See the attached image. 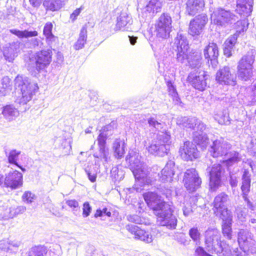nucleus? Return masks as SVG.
<instances>
[{
	"label": "nucleus",
	"mask_w": 256,
	"mask_h": 256,
	"mask_svg": "<svg viewBox=\"0 0 256 256\" xmlns=\"http://www.w3.org/2000/svg\"><path fill=\"white\" fill-rule=\"evenodd\" d=\"M170 138V136L166 132H158L156 140L146 148L148 152L158 156H164L167 154L170 150V146L168 142Z\"/></svg>",
	"instance_id": "obj_6"
},
{
	"label": "nucleus",
	"mask_w": 256,
	"mask_h": 256,
	"mask_svg": "<svg viewBox=\"0 0 256 256\" xmlns=\"http://www.w3.org/2000/svg\"><path fill=\"white\" fill-rule=\"evenodd\" d=\"M237 74L238 78L244 81L248 80L253 74V69L250 68H238Z\"/></svg>",
	"instance_id": "obj_35"
},
{
	"label": "nucleus",
	"mask_w": 256,
	"mask_h": 256,
	"mask_svg": "<svg viewBox=\"0 0 256 256\" xmlns=\"http://www.w3.org/2000/svg\"><path fill=\"white\" fill-rule=\"evenodd\" d=\"M211 20L215 24L224 27L236 24L238 27L236 32L239 34L246 31L248 27L246 20H239V17L234 12L222 8H218L213 12Z\"/></svg>",
	"instance_id": "obj_2"
},
{
	"label": "nucleus",
	"mask_w": 256,
	"mask_h": 256,
	"mask_svg": "<svg viewBox=\"0 0 256 256\" xmlns=\"http://www.w3.org/2000/svg\"><path fill=\"white\" fill-rule=\"evenodd\" d=\"M148 122L149 126L152 129H155L156 130H162L164 126V124L160 122H158L155 118L150 117L148 118Z\"/></svg>",
	"instance_id": "obj_42"
},
{
	"label": "nucleus",
	"mask_w": 256,
	"mask_h": 256,
	"mask_svg": "<svg viewBox=\"0 0 256 256\" xmlns=\"http://www.w3.org/2000/svg\"><path fill=\"white\" fill-rule=\"evenodd\" d=\"M214 119L220 124H229L228 117L226 113L221 112L220 114H216Z\"/></svg>",
	"instance_id": "obj_45"
},
{
	"label": "nucleus",
	"mask_w": 256,
	"mask_h": 256,
	"mask_svg": "<svg viewBox=\"0 0 256 256\" xmlns=\"http://www.w3.org/2000/svg\"><path fill=\"white\" fill-rule=\"evenodd\" d=\"M114 128L112 124L104 126L100 131L97 140L99 147V154L95 153L94 156L95 158H103L106 162L108 160V154L106 152V140L110 135L112 134V131Z\"/></svg>",
	"instance_id": "obj_11"
},
{
	"label": "nucleus",
	"mask_w": 256,
	"mask_h": 256,
	"mask_svg": "<svg viewBox=\"0 0 256 256\" xmlns=\"http://www.w3.org/2000/svg\"><path fill=\"white\" fill-rule=\"evenodd\" d=\"M87 39V30L85 26L82 27L78 40L74 47L75 50H78L84 48Z\"/></svg>",
	"instance_id": "obj_32"
},
{
	"label": "nucleus",
	"mask_w": 256,
	"mask_h": 256,
	"mask_svg": "<svg viewBox=\"0 0 256 256\" xmlns=\"http://www.w3.org/2000/svg\"><path fill=\"white\" fill-rule=\"evenodd\" d=\"M242 198L247 203V206L249 208L252 210H254V206L250 202V200L248 198V192H246L245 191H242Z\"/></svg>",
	"instance_id": "obj_61"
},
{
	"label": "nucleus",
	"mask_w": 256,
	"mask_h": 256,
	"mask_svg": "<svg viewBox=\"0 0 256 256\" xmlns=\"http://www.w3.org/2000/svg\"><path fill=\"white\" fill-rule=\"evenodd\" d=\"M182 81L186 88L188 90H190L192 86V76L191 74H190L186 78L184 76L182 78Z\"/></svg>",
	"instance_id": "obj_54"
},
{
	"label": "nucleus",
	"mask_w": 256,
	"mask_h": 256,
	"mask_svg": "<svg viewBox=\"0 0 256 256\" xmlns=\"http://www.w3.org/2000/svg\"><path fill=\"white\" fill-rule=\"evenodd\" d=\"M85 172L88 176V177L91 182H94L96 178V172L91 170L90 168L88 166L85 168Z\"/></svg>",
	"instance_id": "obj_56"
},
{
	"label": "nucleus",
	"mask_w": 256,
	"mask_h": 256,
	"mask_svg": "<svg viewBox=\"0 0 256 256\" xmlns=\"http://www.w3.org/2000/svg\"><path fill=\"white\" fill-rule=\"evenodd\" d=\"M126 228L134 236V238L142 241L146 243H150L153 241V237L148 232L136 226L128 224Z\"/></svg>",
	"instance_id": "obj_15"
},
{
	"label": "nucleus",
	"mask_w": 256,
	"mask_h": 256,
	"mask_svg": "<svg viewBox=\"0 0 256 256\" xmlns=\"http://www.w3.org/2000/svg\"><path fill=\"white\" fill-rule=\"evenodd\" d=\"M3 56L6 60L12 62L15 56L13 48L11 47L4 48L2 52V58Z\"/></svg>",
	"instance_id": "obj_41"
},
{
	"label": "nucleus",
	"mask_w": 256,
	"mask_h": 256,
	"mask_svg": "<svg viewBox=\"0 0 256 256\" xmlns=\"http://www.w3.org/2000/svg\"><path fill=\"white\" fill-rule=\"evenodd\" d=\"M123 140L120 138L116 139L112 144V150L114 156L117 158H121L124 154L125 146Z\"/></svg>",
	"instance_id": "obj_28"
},
{
	"label": "nucleus",
	"mask_w": 256,
	"mask_h": 256,
	"mask_svg": "<svg viewBox=\"0 0 256 256\" xmlns=\"http://www.w3.org/2000/svg\"><path fill=\"white\" fill-rule=\"evenodd\" d=\"M232 221L223 222L222 229L224 235L228 238H232Z\"/></svg>",
	"instance_id": "obj_44"
},
{
	"label": "nucleus",
	"mask_w": 256,
	"mask_h": 256,
	"mask_svg": "<svg viewBox=\"0 0 256 256\" xmlns=\"http://www.w3.org/2000/svg\"><path fill=\"white\" fill-rule=\"evenodd\" d=\"M143 196L148 206L153 210L154 214H160L164 206L168 204L162 200L156 192H148L144 194Z\"/></svg>",
	"instance_id": "obj_14"
},
{
	"label": "nucleus",
	"mask_w": 256,
	"mask_h": 256,
	"mask_svg": "<svg viewBox=\"0 0 256 256\" xmlns=\"http://www.w3.org/2000/svg\"><path fill=\"white\" fill-rule=\"evenodd\" d=\"M66 204L70 207L74 208V211H76V210H74L76 208H79L78 202L75 200H70L66 201Z\"/></svg>",
	"instance_id": "obj_62"
},
{
	"label": "nucleus",
	"mask_w": 256,
	"mask_h": 256,
	"mask_svg": "<svg viewBox=\"0 0 256 256\" xmlns=\"http://www.w3.org/2000/svg\"><path fill=\"white\" fill-rule=\"evenodd\" d=\"M2 114L9 121L12 120L19 115L18 110L12 105H7L4 107Z\"/></svg>",
	"instance_id": "obj_30"
},
{
	"label": "nucleus",
	"mask_w": 256,
	"mask_h": 256,
	"mask_svg": "<svg viewBox=\"0 0 256 256\" xmlns=\"http://www.w3.org/2000/svg\"><path fill=\"white\" fill-rule=\"evenodd\" d=\"M36 198V195L30 191L25 192L22 196L23 200L28 204H31Z\"/></svg>",
	"instance_id": "obj_48"
},
{
	"label": "nucleus",
	"mask_w": 256,
	"mask_h": 256,
	"mask_svg": "<svg viewBox=\"0 0 256 256\" xmlns=\"http://www.w3.org/2000/svg\"><path fill=\"white\" fill-rule=\"evenodd\" d=\"M8 240H2L0 241V249L4 251H8Z\"/></svg>",
	"instance_id": "obj_64"
},
{
	"label": "nucleus",
	"mask_w": 256,
	"mask_h": 256,
	"mask_svg": "<svg viewBox=\"0 0 256 256\" xmlns=\"http://www.w3.org/2000/svg\"><path fill=\"white\" fill-rule=\"evenodd\" d=\"M10 80L8 76H4L2 80V86L11 90Z\"/></svg>",
	"instance_id": "obj_63"
},
{
	"label": "nucleus",
	"mask_w": 256,
	"mask_h": 256,
	"mask_svg": "<svg viewBox=\"0 0 256 256\" xmlns=\"http://www.w3.org/2000/svg\"><path fill=\"white\" fill-rule=\"evenodd\" d=\"M228 200V196L224 192H222L216 196L214 201V206L216 209L226 206V204Z\"/></svg>",
	"instance_id": "obj_33"
},
{
	"label": "nucleus",
	"mask_w": 256,
	"mask_h": 256,
	"mask_svg": "<svg viewBox=\"0 0 256 256\" xmlns=\"http://www.w3.org/2000/svg\"><path fill=\"white\" fill-rule=\"evenodd\" d=\"M253 0H236V11L240 15L248 16L252 12Z\"/></svg>",
	"instance_id": "obj_20"
},
{
	"label": "nucleus",
	"mask_w": 256,
	"mask_h": 256,
	"mask_svg": "<svg viewBox=\"0 0 256 256\" xmlns=\"http://www.w3.org/2000/svg\"><path fill=\"white\" fill-rule=\"evenodd\" d=\"M203 65L201 50L193 52V87L201 91L205 89L208 77Z\"/></svg>",
	"instance_id": "obj_4"
},
{
	"label": "nucleus",
	"mask_w": 256,
	"mask_h": 256,
	"mask_svg": "<svg viewBox=\"0 0 256 256\" xmlns=\"http://www.w3.org/2000/svg\"><path fill=\"white\" fill-rule=\"evenodd\" d=\"M222 166L214 164L210 172V186L211 190L214 192L220 186Z\"/></svg>",
	"instance_id": "obj_17"
},
{
	"label": "nucleus",
	"mask_w": 256,
	"mask_h": 256,
	"mask_svg": "<svg viewBox=\"0 0 256 256\" xmlns=\"http://www.w3.org/2000/svg\"><path fill=\"white\" fill-rule=\"evenodd\" d=\"M43 4L46 9L52 11L58 10L62 6L60 0H45Z\"/></svg>",
	"instance_id": "obj_37"
},
{
	"label": "nucleus",
	"mask_w": 256,
	"mask_h": 256,
	"mask_svg": "<svg viewBox=\"0 0 256 256\" xmlns=\"http://www.w3.org/2000/svg\"><path fill=\"white\" fill-rule=\"evenodd\" d=\"M52 24L50 22H48L44 26L43 34L46 37L48 44L52 43L56 38V37L52 34Z\"/></svg>",
	"instance_id": "obj_36"
},
{
	"label": "nucleus",
	"mask_w": 256,
	"mask_h": 256,
	"mask_svg": "<svg viewBox=\"0 0 256 256\" xmlns=\"http://www.w3.org/2000/svg\"><path fill=\"white\" fill-rule=\"evenodd\" d=\"M167 86L169 94L172 96L174 98H176L178 95V92L176 88L170 81L167 82Z\"/></svg>",
	"instance_id": "obj_55"
},
{
	"label": "nucleus",
	"mask_w": 256,
	"mask_h": 256,
	"mask_svg": "<svg viewBox=\"0 0 256 256\" xmlns=\"http://www.w3.org/2000/svg\"><path fill=\"white\" fill-rule=\"evenodd\" d=\"M8 240V251L15 252L18 250V248L21 244L20 241L16 240Z\"/></svg>",
	"instance_id": "obj_50"
},
{
	"label": "nucleus",
	"mask_w": 256,
	"mask_h": 256,
	"mask_svg": "<svg viewBox=\"0 0 256 256\" xmlns=\"http://www.w3.org/2000/svg\"><path fill=\"white\" fill-rule=\"evenodd\" d=\"M172 22L171 17L167 14H163L160 16L156 24L158 37L166 38L168 36Z\"/></svg>",
	"instance_id": "obj_12"
},
{
	"label": "nucleus",
	"mask_w": 256,
	"mask_h": 256,
	"mask_svg": "<svg viewBox=\"0 0 256 256\" xmlns=\"http://www.w3.org/2000/svg\"><path fill=\"white\" fill-rule=\"evenodd\" d=\"M92 207L88 202H85L83 204L82 207V216L84 218L88 217L90 214Z\"/></svg>",
	"instance_id": "obj_57"
},
{
	"label": "nucleus",
	"mask_w": 256,
	"mask_h": 256,
	"mask_svg": "<svg viewBox=\"0 0 256 256\" xmlns=\"http://www.w3.org/2000/svg\"><path fill=\"white\" fill-rule=\"evenodd\" d=\"M248 150L251 155L256 157V139L252 140L248 146Z\"/></svg>",
	"instance_id": "obj_58"
},
{
	"label": "nucleus",
	"mask_w": 256,
	"mask_h": 256,
	"mask_svg": "<svg viewBox=\"0 0 256 256\" xmlns=\"http://www.w3.org/2000/svg\"><path fill=\"white\" fill-rule=\"evenodd\" d=\"M202 184V180L197 172L193 168V192L198 188Z\"/></svg>",
	"instance_id": "obj_47"
},
{
	"label": "nucleus",
	"mask_w": 256,
	"mask_h": 256,
	"mask_svg": "<svg viewBox=\"0 0 256 256\" xmlns=\"http://www.w3.org/2000/svg\"><path fill=\"white\" fill-rule=\"evenodd\" d=\"M51 50H42L29 59L28 69L32 74L36 75L47 67L52 62Z\"/></svg>",
	"instance_id": "obj_5"
},
{
	"label": "nucleus",
	"mask_w": 256,
	"mask_h": 256,
	"mask_svg": "<svg viewBox=\"0 0 256 256\" xmlns=\"http://www.w3.org/2000/svg\"><path fill=\"white\" fill-rule=\"evenodd\" d=\"M127 220L130 222H134L137 224H140L142 222V220L141 218L136 214L128 216Z\"/></svg>",
	"instance_id": "obj_59"
},
{
	"label": "nucleus",
	"mask_w": 256,
	"mask_h": 256,
	"mask_svg": "<svg viewBox=\"0 0 256 256\" xmlns=\"http://www.w3.org/2000/svg\"><path fill=\"white\" fill-rule=\"evenodd\" d=\"M216 210L214 213L222 220L223 222L232 221L231 212L228 210L226 206Z\"/></svg>",
	"instance_id": "obj_34"
},
{
	"label": "nucleus",
	"mask_w": 256,
	"mask_h": 256,
	"mask_svg": "<svg viewBox=\"0 0 256 256\" xmlns=\"http://www.w3.org/2000/svg\"><path fill=\"white\" fill-rule=\"evenodd\" d=\"M224 159L226 164L230 166L240 161L241 158L238 152L234 150H228L224 156Z\"/></svg>",
	"instance_id": "obj_31"
},
{
	"label": "nucleus",
	"mask_w": 256,
	"mask_h": 256,
	"mask_svg": "<svg viewBox=\"0 0 256 256\" xmlns=\"http://www.w3.org/2000/svg\"><path fill=\"white\" fill-rule=\"evenodd\" d=\"M139 154L133 150L130 151L126 158L128 168L135 178V184L132 188L137 192H140L144 186L150 184L152 181L148 176L147 166L141 162Z\"/></svg>",
	"instance_id": "obj_1"
},
{
	"label": "nucleus",
	"mask_w": 256,
	"mask_h": 256,
	"mask_svg": "<svg viewBox=\"0 0 256 256\" xmlns=\"http://www.w3.org/2000/svg\"><path fill=\"white\" fill-rule=\"evenodd\" d=\"M160 9V3L157 0H151L145 8L146 11L152 14L158 12Z\"/></svg>",
	"instance_id": "obj_40"
},
{
	"label": "nucleus",
	"mask_w": 256,
	"mask_h": 256,
	"mask_svg": "<svg viewBox=\"0 0 256 256\" xmlns=\"http://www.w3.org/2000/svg\"><path fill=\"white\" fill-rule=\"evenodd\" d=\"M10 32L21 39H28L30 38L37 36L38 34L36 30H32L30 29L25 30H20L17 29H11L10 30Z\"/></svg>",
	"instance_id": "obj_27"
},
{
	"label": "nucleus",
	"mask_w": 256,
	"mask_h": 256,
	"mask_svg": "<svg viewBox=\"0 0 256 256\" xmlns=\"http://www.w3.org/2000/svg\"><path fill=\"white\" fill-rule=\"evenodd\" d=\"M159 214H154L158 216L157 222L158 225L166 226L170 230L175 229L177 224V220L172 214V208L169 204L164 206Z\"/></svg>",
	"instance_id": "obj_8"
},
{
	"label": "nucleus",
	"mask_w": 256,
	"mask_h": 256,
	"mask_svg": "<svg viewBox=\"0 0 256 256\" xmlns=\"http://www.w3.org/2000/svg\"><path fill=\"white\" fill-rule=\"evenodd\" d=\"M2 181V186L9 188L12 190L21 188L23 184V175L18 170L9 172Z\"/></svg>",
	"instance_id": "obj_13"
},
{
	"label": "nucleus",
	"mask_w": 256,
	"mask_h": 256,
	"mask_svg": "<svg viewBox=\"0 0 256 256\" xmlns=\"http://www.w3.org/2000/svg\"><path fill=\"white\" fill-rule=\"evenodd\" d=\"M220 238V232L216 228H210L206 232L205 244L208 252L218 254L224 250Z\"/></svg>",
	"instance_id": "obj_7"
},
{
	"label": "nucleus",
	"mask_w": 256,
	"mask_h": 256,
	"mask_svg": "<svg viewBox=\"0 0 256 256\" xmlns=\"http://www.w3.org/2000/svg\"><path fill=\"white\" fill-rule=\"evenodd\" d=\"M14 86L18 91L20 92L16 102L24 104L31 100L32 95L38 90L37 84L32 81L27 76L18 75L14 79Z\"/></svg>",
	"instance_id": "obj_3"
},
{
	"label": "nucleus",
	"mask_w": 256,
	"mask_h": 256,
	"mask_svg": "<svg viewBox=\"0 0 256 256\" xmlns=\"http://www.w3.org/2000/svg\"><path fill=\"white\" fill-rule=\"evenodd\" d=\"M179 152L182 160L186 161L192 160V142L186 141L180 146Z\"/></svg>",
	"instance_id": "obj_24"
},
{
	"label": "nucleus",
	"mask_w": 256,
	"mask_h": 256,
	"mask_svg": "<svg viewBox=\"0 0 256 256\" xmlns=\"http://www.w3.org/2000/svg\"><path fill=\"white\" fill-rule=\"evenodd\" d=\"M236 212L240 220L242 222L245 221L248 213V210L246 208L242 207L241 205L238 206L236 208Z\"/></svg>",
	"instance_id": "obj_43"
},
{
	"label": "nucleus",
	"mask_w": 256,
	"mask_h": 256,
	"mask_svg": "<svg viewBox=\"0 0 256 256\" xmlns=\"http://www.w3.org/2000/svg\"><path fill=\"white\" fill-rule=\"evenodd\" d=\"M104 215H106L110 217L111 216V212H108L106 208H104L102 210H98L94 214V217L98 218Z\"/></svg>",
	"instance_id": "obj_60"
},
{
	"label": "nucleus",
	"mask_w": 256,
	"mask_h": 256,
	"mask_svg": "<svg viewBox=\"0 0 256 256\" xmlns=\"http://www.w3.org/2000/svg\"><path fill=\"white\" fill-rule=\"evenodd\" d=\"M252 240V234L249 231L245 230H240L238 234V242L241 248L248 247L249 243Z\"/></svg>",
	"instance_id": "obj_26"
},
{
	"label": "nucleus",
	"mask_w": 256,
	"mask_h": 256,
	"mask_svg": "<svg viewBox=\"0 0 256 256\" xmlns=\"http://www.w3.org/2000/svg\"><path fill=\"white\" fill-rule=\"evenodd\" d=\"M184 186L190 192H192V170H187L185 172L184 180Z\"/></svg>",
	"instance_id": "obj_39"
},
{
	"label": "nucleus",
	"mask_w": 256,
	"mask_h": 256,
	"mask_svg": "<svg viewBox=\"0 0 256 256\" xmlns=\"http://www.w3.org/2000/svg\"><path fill=\"white\" fill-rule=\"evenodd\" d=\"M132 20L130 16L126 13H122L117 18V23L116 26V30H129L130 26L132 24Z\"/></svg>",
	"instance_id": "obj_21"
},
{
	"label": "nucleus",
	"mask_w": 256,
	"mask_h": 256,
	"mask_svg": "<svg viewBox=\"0 0 256 256\" xmlns=\"http://www.w3.org/2000/svg\"><path fill=\"white\" fill-rule=\"evenodd\" d=\"M207 21V16L204 14H198L193 20V40H194V34L196 36L200 34Z\"/></svg>",
	"instance_id": "obj_22"
},
{
	"label": "nucleus",
	"mask_w": 256,
	"mask_h": 256,
	"mask_svg": "<svg viewBox=\"0 0 256 256\" xmlns=\"http://www.w3.org/2000/svg\"><path fill=\"white\" fill-rule=\"evenodd\" d=\"M177 124L184 128H190L192 124L191 120L187 117H182L177 120Z\"/></svg>",
	"instance_id": "obj_53"
},
{
	"label": "nucleus",
	"mask_w": 256,
	"mask_h": 256,
	"mask_svg": "<svg viewBox=\"0 0 256 256\" xmlns=\"http://www.w3.org/2000/svg\"><path fill=\"white\" fill-rule=\"evenodd\" d=\"M20 154V152L15 150H12L10 152L8 157V160L10 163L17 164V158L18 155Z\"/></svg>",
	"instance_id": "obj_51"
},
{
	"label": "nucleus",
	"mask_w": 256,
	"mask_h": 256,
	"mask_svg": "<svg viewBox=\"0 0 256 256\" xmlns=\"http://www.w3.org/2000/svg\"><path fill=\"white\" fill-rule=\"evenodd\" d=\"M194 120V126H193V142L200 148L201 150H203L209 143V139L204 132L206 130V126L198 119Z\"/></svg>",
	"instance_id": "obj_9"
},
{
	"label": "nucleus",
	"mask_w": 256,
	"mask_h": 256,
	"mask_svg": "<svg viewBox=\"0 0 256 256\" xmlns=\"http://www.w3.org/2000/svg\"><path fill=\"white\" fill-rule=\"evenodd\" d=\"M216 80L220 84L234 86L236 84V75L232 68L224 66L216 72Z\"/></svg>",
	"instance_id": "obj_10"
},
{
	"label": "nucleus",
	"mask_w": 256,
	"mask_h": 256,
	"mask_svg": "<svg viewBox=\"0 0 256 256\" xmlns=\"http://www.w3.org/2000/svg\"><path fill=\"white\" fill-rule=\"evenodd\" d=\"M242 190L249 192L250 186V174L248 170H244L242 176Z\"/></svg>",
	"instance_id": "obj_38"
},
{
	"label": "nucleus",
	"mask_w": 256,
	"mask_h": 256,
	"mask_svg": "<svg viewBox=\"0 0 256 256\" xmlns=\"http://www.w3.org/2000/svg\"><path fill=\"white\" fill-rule=\"evenodd\" d=\"M58 141L59 142L60 146L65 150V152H69L72 149L71 141L70 139H61Z\"/></svg>",
	"instance_id": "obj_46"
},
{
	"label": "nucleus",
	"mask_w": 256,
	"mask_h": 256,
	"mask_svg": "<svg viewBox=\"0 0 256 256\" xmlns=\"http://www.w3.org/2000/svg\"><path fill=\"white\" fill-rule=\"evenodd\" d=\"M26 210V208L24 206H20L17 207L10 208V214L11 216H14L17 214H22Z\"/></svg>",
	"instance_id": "obj_49"
},
{
	"label": "nucleus",
	"mask_w": 256,
	"mask_h": 256,
	"mask_svg": "<svg viewBox=\"0 0 256 256\" xmlns=\"http://www.w3.org/2000/svg\"><path fill=\"white\" fill-rule=\"evenodd\" d=\"M254 56L252 54H247L243 56L238 64V68H250L253 69Z\"/></svg>",
	"instance_id": "obj_29"
},
{
	"label": "nucleus",
	"mask_w": 256,
	"mask_h": 256,
	"mask_svg": "<svg viewBox=\"0 0 256 256\" xmlns=\"http://www.w3.org/2000/svg\"><path fill=\"white\" fill-rule=\"evenodd\" d=\"M174 44L176 46L177 50L180 54H182L186 56H188L189 46L186 37L182 34H178L175 39Z\"/></svg>",
	"instance_id": "obj_23"
},
{
	"label": "nucleus",
	"mask_w": 256,
	"mask_h": 256,
	"mask_svg": "<svg viewBox=\"0 0 256 256\" xmlns=\"http://www.w3.org/2000/svg\"><path fill=\"white\" fill-rule=\"evenodd\" d=\"M238 33L236 32L230 36L224 44V54L227 57L232 56V50L236 42Z\"/></svg>",
	"instance_id": "obj_25"
},
{
	"label": "nucleus",
	"mask_w": 256,
	"mask_h": 256,
	"mask_svg": "<svg viewBox=\"0 0 256 256\" xmlns=\"http://www.w3.org/2000/svg\"><path fill=\"white\" fill-rule=\"evenodd\" d=\"M230 148L231 146L228 142L223 140H216L213 142L210 152L214 158H217L225 156Z\"/></svg>",
	"instance_id": "obj_16"
},
{
	"label": "nucleus",
	"mask_w": 256,
	"mask_h": 256,
	"mask_svg": "<svg viewBox=\"0 0 256 256\" xmlns=\"http://www.w3.org/2000/svg\"><path fill=\"white\" fill-rule=\"evenodd\" d=\"M174 162L168 160L164 168L161 170L160 174H158V180L163 182H171L174 174Z\"/></svg>",
	"instance_id": "obj_19"
},
{
	"label": "nucleus",
	"mask_w": 256,
	"mask_h": 256,
	"mask_svg": "<svg viewBox=\"0 0 256 256\" xmlns=\"http://www.w3.org/2000/svg\"><path fill=\"white\" fill-rule=\"evenodd\" d=\"M204 6V0H193V12L194 11L201 12Z\"/></svg>",
	"instance_id": "obj_52"
},
{
	"label": "nucleus",
	"mask_w": 256,
	"mask_h": 256,
	"mask_svg": "<svg viewBox=\"0 0 256 256\" xmlns=\"http://www.w3.org/2000/svg\"><path fill=\"white\" fill-rule=\"evenodd\" d=\"M204 54L208 62H210V64L213 68H215L218 64V48L216 44L210 43L204 50Z\"/></svg>",
	"instance_id": "obj_18"
}]
</instances>
